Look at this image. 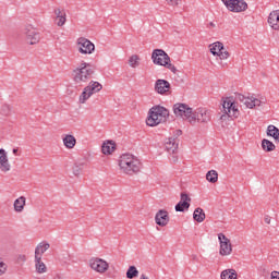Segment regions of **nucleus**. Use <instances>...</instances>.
Segmentation results:
<instances>
[{"label": "nucleus", "instance_id": "nucleus-1", "mask_svg": "<svg viewBox=\"0 0 279 279\" xmlns=\"http://www.w3.org/2000/svg\"><path fill=\"white\" fill-rule=\"evenodd\" d=\"M119 167L122 173L126 175H134L140 173L143 168L141 159L132 154H123L119 159Z\"/></svg>", "mask_w": 279, "mask_h": 279}, {"label": "nucleus", "instance_id": "nucleus-2", "mask_svg": "<svg viewBox=\"0 0 279 279\" xmlns=\"http://www.w3.org/2000/svg\"><path fill=\"white\" fill-rule=\"evenodd\" d=\"M93 75H95V70H93L86 62L81 63L78 68L72 71L73 81L77 86H82L86 84V82H89V80L93 78Z\"/></svg>", "mask_w": 279, "mask_h": 279}, {"label": "nucleus", "instance_id": "nucleus-3", "mask_svg": "<svg viewBox=\"0 0 279 279\" xmlns=\"http://www.w3.org/2000/svg\"><path fill=\"white\" fill-rule=\"evenodd\" d=\"M167 117H169V110H167L165 107H153L146 120V125H149L150 128L160 125V123H165V121H167Z\"/></svg>", "mask_w": 279, "mask_h": 279}, {"label": "nucleus", "instance_id": "nucleus-4", "mask_svg": "<svg viewBox=\"0 0 279 279\" xmlns=\"http://www.w3.org/2000/svg\"><path fill=\"white\" fill-rule=\"evenodd\" d=\"M151 60L154 64H157L158 66H165L172 73H178V69L171 63V57H169L165 50L155 49L151 53Z\"/></svg>", "mask_w": 279, "mask_h": 279}, {"label": "nucleus", "instance_id": "nucleus-5", "mask_svg": "<svg viewBox=\"0 0 279 279\" xmlns=\"http://www.w3.org/2000/svg\"><path fill=\"white\" fill-rule=\"evenodd\" d=\"M104 86L99 82L92 81L89 84L84 88L83 93L81 94L78 101L80 104H84L88 101L95 93H99Z\"/></svg>", "mask_w": 279, "mask_h": 279}, {"label": "nucleus", "instance_id": "nucleus-6", "mask_svg": "<svg viewBox=\"0 0 279 279\" xmlns=\"http://www.w3.org/2000/svg\"><path fill=\"white\" fill-rule=\"evenodd\" d=\"M222 110L225 114L220 117L221 121H226V117H231L233 119H239V108L236 107V104L231 101L230 98H226V100L222 104Z\"/></svg>", "mask_w": 279, "mask_h": 279}, {"label": "nucleus", "instance_id": "nucleus-7", "mask_svg": "<svg viewBox=\"0 0 279 279\" xmlns=\"http://www.w3.org/2000/svg\"><path fill=\"white\" fill-rule=\"evenodd\" d=\"M210 121V112L204 108H198L196 111H192V117L190 118V123L195 125V123H208Z\"/></svg>", "mask_w": 279, "mask_h": 279}, {"label": "nucleus", "instance_id": "nucleus-8", "mask_svg": "<svg viewBox=\"0 0 279 279\" xmlns=\"http://www.w3.org/2000/svg\"><path fill=\"white\" fill-rule=\"evenodd\" d=\"M173 112L175 117H181V119H186L191 123V118L193 117V108L189 107L186 104H175L173 106Z\"/></svg>", "mask_w": 279, "mask_h": 279}, {"label": "nucleus", "instance_id": "nucleus-9", "mask_svg": "<svg viewBox=\"0 0 279 279\" xmlns=\"http://www.w3.org/2000/svg\"><path fill=\"white\" fill-rule=\"evenodd\" d=\"M89 267L94 271H97V274H106L110 268V265L102 258L94 257L89 259Z\"/></svg>", "mask_w": 279, "mask_h": 279}, {"label": "nucleus", "instance_id": "nucleus-10", "mask_svg": "<svg viewBox=\"0 0 279 279\" xmlns=\"http://www.w3.org/2000/svg\"><path fill=\"white\" fill-rule=\"evenodd\" d=\"M222 2L230 12H245L247 10V2L243 0H222Z\"/></svg>", "mask_w": 279, "mask_h": 279}, {"label": "nucleus", "instance_id": "nucleus-11", "mask_svg": "<svg viewBox=\"0 0 279 279\" xmlns=\"http://www.w3.org/2000/svg\"><path fill=\"white\" fill-rule=\"evenodd\" d=\"M218 241L220 243V256H230V254H232V243L230 242V239H228L226 234L219 233Z\"/></svg>", "mask_w": 279, "mask_h": 279}, {"label": "nucleus", "instance_id": "nucleus-12", "mask_svg": "<svg viewBox=\"0 0 279 279\" xmlns=\"http://www.w3.org/2000/svg\"><path fill=\"white\" fill-rule=\"evenodd\" d=\"M235 101H241L244 104L246 108H256L257 106H262V101L258 98H254V96L245 97L243 94H235Z\"/></svg>", "mask_w": 279, "mask_h": 279}, {"label": "nucleus", "instance_id": "nucleus-13", "mask_svg": "<svg viewBox=\"0 0 279 279\" xmlns=\"http://www.w3.org/2000/svg\"><path fill=\"white\" fill-rule=\"evenodd\" d=\"M24 34L26 36V43L28 45H38V43H40V33L36 32L34 27L26 26L24 29Z\"/></svg>", "mask_w": 279, "mask_h": 279}, {"label": "nucleus", "instance_id": "nucleus-14", "mask_svg": "<svg viewBox=\"0 0 279 279\" xmlns=\"http://www.w3.org/2000/svg\"><path fill=\"white\" fill-rule=\"evenodd\" d=\"M77 47L80 53L86 54L93 53V51H95V44L84 37L77 39Z\"/></svg>", "mask_w": 279, "mask_h": 279}, {"label": "nucleus", "instance_id": "nucleus-15", "mask_svg": "<svg viewBox=\"0 0 279 279\" xmlns=\"http://www.w3.org/2000/svg\"><path fill=\"white\" fill-rule=\"evenodd\" d=\"M180 197L181 199L175 205L174 209L177 213H184V210H189V208H191V196H189L186 192H182Z\"/></svg>", "mask_w": 279, "mask_h": 279}, {"label": "nucleus", "instance_id": "nucleus-16", "mask_svg": "<svg viewBox=\"0 0 279 279\" xmlns=\"http://www.w3.org/2000/svg\"><path fill=\"white\" fill-rule=\"evenodd\" d=\"M155 222L157 226L165 228L169 223V211L165 209L158 210L155 216Z\"/></svg>", "mask_w": 279, "mask_h": 279}, {"label": "nucleus", "instance_id": "nucleus-17", "mask_svg": "<svg viewBox=\"0 0 279 279\" xmlns=\"http://www.w3.org/2000/svg\"><path fill=\"white\" fill-rule=\"evenodd\" d=\"M171 89V84L167 80H157L155 84V90L159 95H165Z\"/></svg>", "mask_w": 279, "mask_h": 279}, {"label": "nucleus", "instance_id": "nucleus-18", "mask_svg": "<svg viewBox=\"0 0 279 279\" xmlns=\"http://www.w3.org/2000/svg\"><path fill=\"white\" fill-rule=\"evenodd\" d=\"M268 24L271 29L279 32V10L270 12L268 16Z\"/></svg>", "mask_w": 279, "mask_h": 279}, {"label": "nucleus", "instance_id": "nucleus-19", "mask_svg": "<svg viewBox=\"0 0 279 279\" xmlns=\"http://www.w3.org/2000/svg\"><path fill=\"white\" fill-rule=\"evenodd\" d=\"M0 169L4 173L11 169L10 161H8V154L3 148L0 149Z\"/></svg>", "mask_w": 279, "mask_h": 279}, {"label": "nucleus", "instance_id": "nucleus-20", "mask_svg": "<svg viewBox=\"0 0 279 279\" xmlns=\"http://www.w3.org/2000/svg\"><path fill=\"white\" fill-rule=\"evenodd\" d=\"M51 245L47 242H40L35 248V258H43V254L49 250Z\"/></svg>", "mask_w": 279, "mask_h": 279}, {"label": "nucleus", "instance_id": "nucleus-21", "mask_svg": "<svg viewBox=\"0 0 279 279\" xmlns=\"http://www.w3.org/2000/svg\"><path fill=\"white\" fill-rule=\"evenodd\" d=\"M54 14L58 27H62L66 23V12L56 9Z\"/></svg>", "mask_w": 279, "mask_h": 279}, {"label": "nucleus", "instance_id": "nucleus-22", "mask_svg": "<svg viewBox=\"0 0 279 279\" xmlns=\"http://www.w3.org/2000/svg\"><path fill=\"white\" fill-rule=\"evenodd\" d=\"M35 271L37 274H47V265L43 262V257H35Z\"/></svg>", "mask_w": 279, "mask_h": 279}, {"label": "nucleus", "instance_id": "nucleus-23", "mask_svg": "<svg viewBox=\"0 0 279 279\" xmlns=\"http://www.w3.org/2000/svg\"><path fill=\"white\" fill-rule=\"evenodd\" d=\"M266 134L267 136L274 137L275 143H279V129L276 125H268Z\"/></svg>", "mask_w": 279, "mask_h": 279}, {"label": "nucleus", "instance_id": "nucleus-24", "mask_svg": "<svg viewBox=\"0 0 279 279\" xmlns=\"http://www.w3.org/2000/svg\"><path fill=\"white\" fill-rule=\"evenodd\" d=\"M166 149L169 154L178 151V138L170 137L166 143Z\"/></svg>", "mask_w": 279, "mask_h": 279}, {"label": "nucleus", "instance_id": "nucleus-25", "mask_svg": "<svg viewBox=\"0 0 279 279\" xmlns=\"http://www.w3.org/2000/svg\"><path fill=\"white\" fill-rule=\"evenodd\" d=\"M77 143V140H75V136L68 134L63 137V145L66 147V149H73Z\"/></svg>", "mask_w": 279, "mask_h": 279}, {"label": "nucleus", "instance_id": "nucleus-26", "mask_svg": "<svg viewBox=\"0 0 279 279\" xmlns=\"http://www.w3.org/2000/svg\"><path fill=\"white\" fill-rule=\"evenodd\" d=\"M25 203H26L25 196H20L19 198H16L13 204L15 213H21L22 210H24Z\"/></svg>", "mask_w": 279, "mask_h": 279}, {"label": "nucleus", "instance_id": "nucleus-27", "mask_svg": "<svg viewBox=\"0 0 279 279\" xmlns=\"http://www.w3.org/2000/svg\"><path fill=\"white\" fill-rule=\"evenodd\" d=\"M193 219L194 221H197V223H202L206 219V213H204V209H202V207H197L194 210Z\"/></svg>", "mask_w": 279, "mask_h": 279}, {"label": "nucleus", "instance_id": "nucleus-28", "mask_svg": "<svg viewBox=\"0 0 279 279\" xmlns=\"http://www.w3.org/2000/svg\"><path fill=\"white\" fill-rule=\"evenodd\" d=\"M209 51L213 56H219V52L223 51V44L221 41H216L209 45Z\"/></svg>", "mask_w": 279, "mask_h": 279}, {"label": "nucleus", "instance_id": "nucleus-29", "mask_svg": "<svg viewBox=\"0 0 279 279\" xmlns=\"http://www.w3.org/2000/svg\"><path fill=\"white\" fill-rule=\"evenodd\" d=\"M13 110L12 105L4 102L0 108V114H2V117H12Z\"/></svg>", "mask_w": 279, "mask_h": 279}, {"label": "nucleus", "instance_id": "nucleus-30", "mask_svg": "<svg viewBox=\"0 0 279 279\" xmlns=\"http://www.w3.org/2000/svg\"><path fill=\"white\" fill-rule=\"evenodd\" d=\"M116 149V145L112 142H106L102 144L101 151L105 154V156H110Z\"/></svg>", "mask_w": 279, "mask_h": 279}, {"label": "nucleus", "instance_id": "nucleus-31", "mask_svg": "<svg viewBox=\"0 0 279 279\" xmlns=\"http://www.w3.org/2000/svg\"><path fill=\"white\" fill-rule=\"evenodd\" d=\"M221 279H239V275L234 269H226L220 275Z\"/></svg>", "mask_w": 279, "mask_h": 279}, {"label": "nucleus", "instance_id": "nucleus-32", "mask_svg": "<svg viewBox=\"0 0 279 279\" xmlns=\"http://www.w3.org/2000/svg\"><path fill=\"white\" fill-rule=\"evenodd\" d=\"M86 163L84 161H76L74 163V166L72 167V173L73 175H75L76 178L80 177V174L82 173V171H84V166Z\"/></svg>", "mask_w": 279, "mask_h": 279}, {"label": "nucleus", "instance_id": "nucleus-33", "mask_svg": "<svg viewBox=\"0 0 279 279\" xmlns=\"http://www.w3.org/2000/svg\"><path fill=\"white\" fill-rule=\"evenodd\" d=\"M262 148L264 151H274L276 149V144L269 140H263Z\"/></svg>", "mask_w": 279, "mask_h": 279}, {"label": "nucleus", "instance_id": "nucleus-34", "mask_svg": "<svg viewBox=\"0 0 279 279\" xmlns=\"http://www.w3.org/2000/svg\"><path fill=\"white\" fill-rule=\"evenodd\" d=\"M206 180L211 184H215L219 180V173L216 170H209L206 174Z\"/></svg>", "mask_w": 279, "mask_h": 279}, {"label": "nucleus", "instance_id": "nucleus-35", "mask_svg": "<svg viewBox=\"0 0 279 279\" xmlns=\"http://www.w3.org/2000/svg\"><path fill=\"white\" fill-rule=\"evenodd\" d=\"M126 278L128 279H134L138 278V269L136 266H130L126 270Z\"/></svg>", "mask_w": 279, "mask_h": 279}, {"label": "nucleus", "instance_id": "nucleus-36", "mask_svg": "<svg viewBox=\"0 0 279 279\" xmlns=\"http://www.w3.org/2000/svg\"><path fill=\"white\" fill-rule=\"evenodd\" d=\"M138 60L140 58L137 54L131 56V58L129 59L130 66H132V69H136L138 66Z\"/></svg>", "mask_w": 279, "mask_h": 279}, {"label": "nucleus", "instance_id": "nucleus-37", "mask_svg": "<svg viewBox=\"0 0 279 279\" xmlns=\"http://www.w3.org/2000/svg\"><path fill=\"white\" fill-rule=\"evenodd\" d=\"M5 271H8V264L0 257V276L5 275Z\"/></svg>", "mask_w": 279, "mask_h": 279}, {"label": "nucleus", "instance_id": "nucleus-38", "mask_svg": "<svg viewBox=\"0 0 279 279\" xmlns=\"http://www.w3.org/2000/svg\"><path fill=\"white\" fill-rule=\"evenodd\" d=\"M220 60H228L230 58V52L221 50L218 53Z\"/></svg>", "mask_w": 279, "mask_h": 279}, {"label": "nucleus", "instance_id": "nucleus-39", "mask_svg": "<svg viewBox=\"0 0 279 279\" xmlns=\"http://www.w3.org/2000/svg\"><path fill=\"white\" fill-rule=\"evenodd\" d=\"M270 278L271 279H279V271H272L271 275H270Z\"/></svg>", "mask_w": 279, "mask_h": 279}, {"label": "nucleus", "instance_id": "nucleus-40", "mask_svg": "<svg viewBox=\"0 0 279 279\" xmlns=\"http://www.w3.org/2000/svg\"><path fill=\"white\" fill-rule=\"evenodd\" d=\"M17 260L21 263H25L27 260V257L25 255H19Z\"/></svg>", "mask_w": 279, "mask_h": 279}, {"label": "nucleus", "instance_id": "nucleus-41", "mask_svg": "<svg viewBox=\"0 0 279 279\" xmlns=\"http://www.w3.org/2000/svg\"><path fill=\"white\" fill-rule=\"evenodd\" d=\"M168 5H178V0H166Z\"/></svg>", "mask_w": 279, "mask_h": 279}, {"label": "nucleus", "instance_id": "nucleus-42", "mask_svg": "<svg viewBox=\"0 0 279 279\" xmlns=\"http://www.w3.org/2000/svg\"><path fill=\"white\" fill-rule=\"evenodd\" d=\"M264 221H265V223H268V225L271 223V217L265 216Z\"/></svg>", "mask_w": 279, "mask_h": 279}, {"label": "nucleus", "instance_id": "nucleus-43", "mask_svg": "<svg viewBox=\"0 0 279 279\" xmlns=\"http://www.w3.org/2000/svg\"><path fill=\"white\" fill-rule=\"evenodd\" d=\"M175 136H182V130H177L175 131Z\"/></svg>", "mask_w": 279, "mask_h": 279}, {"label": "nucleus", "instance_id": "nucleus-44", "mask_svg": "<svg viewBox=\"0 0 279 279\" xmlns=\"http://www.w3.org/2000/svg\"><path fill=\"white\" fill-rule=\"evenodd\" d=\"M13 154H14V155L19 154V149H17V148H14V149H13Z\"/></svg>", "mask_w": 279, "mask_h": 279}, {"label": "nucleus", "instance_id": "nucleus-45", "mask_svg": "<svg viewBox=\"0 0 279 279\" xmlns=\"http://www.w3.org/2000/svg\"><path fill=\"white\" fill-rule=\"evenodd\" d=\"M209 27H216L215 23L210 22Z\"/></svg>", "mask_w": 279, "mask_h": 279}, {"label": "nucleus", "instance_id": "nucleus-46", "mask_svg": "<svg viewBox=\"0 0 279 279\" xmlns=\"http://www.w3.org/2000/svg\"><path fill=\"white\" fill-rule=\"evenodd\" d=\"M54 279H60V276H57Z\"/></svg>", "mask_w": 279, "mask_h": 279}]
</instances>
